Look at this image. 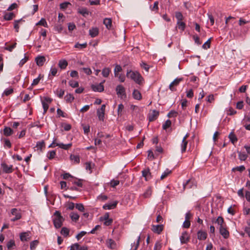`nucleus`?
<instances>
[{
  "label": "nucleus",
  "instance_id": "nucleus-1",
  "mask_svg": "<svg viewBox=\"0 0 250 250\" xmlns=\"http://www.w3.org/2000/svg\"><path fill=\"white\" fill-rule=\"evenodd\" d=\"M126 76L133 80L136 83L141 84L144 82V79L141 74L137 71H129L127 72Z\"/></svg>",
  "mask_w": 250,
  "mask_h": 250
},
{
  "label": "nucleus",
  "instance_id": "nucleus-2",
  "mask_svg": "<svg viewBox=\"0 0 250 250\" xmlns=\"http://www.w3.org/2000/svg\"><path fill=\"white\" fill-rule=\"evenodd\" d=\"M54 215L56 217L53 219L54 225L56 229H59L62 227L64 219L59 211H56Z\"/></svg>",
  "mask_w": 250,
  "mask_h": 250
},
{
  "label": "nucleus",
  "instance_id": "nucleus-3",
  "mask_svg": "<svg viewBox=\"0 0 250 250\" xmlns=\"http://www.w3.org/2000/svg\"><path fill=\"white\" fill-rule=\"evenodd\" d=\"M55 140H54L53 141V142H52V143L51 144H50L48 147H54L55 146H58L59 147H60L62 149H63L64 150H68L72 146L71 143H69V144L65 145L62 143H55Z\"/></svg>",
  "mask_w": 250,
  "mask_h": 250
},
{
  "label": "nucleus",
  "instance_id": "nucleus-4",
  "mask_svg": "<svg viewBox=\"0 0 250 250\" xmlns=\"http://www.w3.org/2000/svg\"><path fill=\"white\" fill-rule=\"evenodd\" d=\"M105 109V104H103L100 108L97 109V114L100 121H104Z\"/></svg>",
  "mask_w": 250,
  "mask_h": 250
},
{
  "label": "nucleus",
  "instance_id": "nucleus-5",
  "mask_svg": "<svg viewBox=\"0 0 250 250\" xmlns=\"http://www.w3.org/2000/svg\"><path fill=\"white\" fill-rule=\"evenodd\" d=\"M11 213L13 215L15 216V217L11 219V221L15 222L21 218V215L20 211L16 208H12L11 211Z\"/></svg>",
  "mask_w": 250,
  "mask_h": 250
},
{
  "label": "nucleus",
  "instance_id": "nucleus-6",
  "mask_svg": "<svg viewBox=\"0 0 250 250\" xmlns=\"http://www.w3.org/2000/svg\"><path fill=\"white\" fill-rule=\"evenodd\" d=\"M1 167L3 172L5 173H10L13 171L12 165H8L5 163L1 164Z\"/></svg>",
  "mask_w": 250,
  "mask_h": 250
},
{
  "label": "nucleus",
  "instance_id": "nucleus-7",
  "mask_svg": "<svg viewBox=\"0 0 250 250\" xmlns=\"http://www.w3.org/2000/svg\"><path fill=\"white\" fill-rule=\"evenodd\" d=\"M159 115V112L158 111L153 110L150 111L148 115V118L149 122H152L158 118Z\"/></svg>",
  "mask_w": 250,
  "mask_h": 250
},
{
  "label": "nucleus",
  "instance_id": "nucleus-8",
  "mask_svg": "<svg viewBox=\"0 0 250 250\" xmlns=\"http://www.w3.org/2000/svg\"><path fill=\"white\" fill-rule=\"evenodd\" d=\"M180 242L182 244L187 243L189 240V236L187 231L182 232L180 237Z\"/></svg>",
  "mask_w": 250,
  "mask_h": 250
},
{
  "label": "nucleus",
  "instance_id": "nucleus-9",
  "mask_svg": "<svg viewBox=\"0 0 250 250\" xmlns=\"http://www.w3.org/2000/svg\"><path fill=\"white\" fill-rule=\"evenodd\" d=\"M219 231L220 234L222 235V236L225 238L227 239L229 237V231L227 229L225 226H220L219 227Z\"/></svg>",
  "mask_w": 250,
  "mask_h": 250
},
{
  "label": "nucleus",
  "instance_id": "nucleus-10",
  "mask_svg": "<svg viewBox=\"0 0 250 250\" xmlns=\"http://www.w3.org/2000/svg\"><path fill=\"white\" fill-rule=\"evenodd\" d=\"M103 83H101L97 84H93L91 86L92 90L95 92H102L104 90Z\"/></svg>",
  "mask_w": 250,
  "mask_h": 250
},
{
  "label": "nucleus",
  "instance_id": "nucleus-11",
  "mask_svg": "<svg viewBox=\"0 0 250 250\" xmlns=\"http://www.w3.org/2000/svg\"><path fill=\"white\" fill-rule=\"evenodd\" d=\"M183 80V78H176L169 85V88L172 91H174L176 89L174 88V86L178 85L180 82Z\"/></svg>",
  "mask_w": 250,
  "mask_h": 250
},
{
  "label": "nucleus",
  "instance_id": "nucleus-12",
  "mask_svg": "<svg viewBox=\"0 0 250 250\" xmlns=\"http://www.w3.org/2000/svg\"><path fill=\"white\" fill-rule=\"evenodd\" d=\"M116 91L118 95L120 96H125V88L122 85H118L116 88Z\"/></svg>",
  "mask_w": 250,
  "mask_h": 250
},
{
  "label": "nucleus",
  "instance_id": "nucleus-13",
  "mask_svg": "<svg viewBox=\"0 0 250 250\" xmlns=\"http://www.w3.org/2000/svg\"><path fill=\"white\" fill-rule=\"evenodd\" d=\"M142 173V176L145 177L146 181H148L151 178V174L148 168L144 169Z\"/></svg>",
  "mask_w": 250,
  "mask_h": 250
},
{
  "label": "nucleus",
  "instance_id": "nucleus-14",
  "mask_svg": "<svg viewBox=\"0 0 250 250\" xmlns=\"http://www.w3.org/2000/svg\"><path fill=\"white\" fill-rule=\"evenodd\" d=\"M152 230L157 234H160L163 230V225H152Z\"/></svg>",
  "mask_w": 250,
  "mask_h": 250
},
{
  "label": "nucleus",
  "instance_id": "nucleus-15",
  "mask_svg": "<svg viewBox=\"0 0 250 250\" xmlns=\"http://www.w3.org/2000/svg\"><path fill=\"white\" fill-rule=\"evenodd\" d=\"M35 61L38 66H42L45 61V58L44 56H38L36 58Z\"/></svg>",
  "mask_w": 250,
  "mask_h": 250
},
{
  "label": "nucleus",
  "instance_id": "nucleus-16",
  "mask_svg": "<svg viewBox=\"0 0 250 250\" xmlns=\"http://www.w3.org/2000/svg\"><path fill=\"white\" fill-rule=\"evenodd\" d=\"M118 204V202L115 201L113 203L109 204H106L103 206V208L104 209H111L114 208Z\"/></svg>",
  "mask_w": 250,
  "mask_h": 250
},
{
  "label": "nucleus",
  "instance_id": "nucleus-17",
  "mask_svg": "<svg viewBox=\"0 0 250 250\" xmlns=\"http://www.w3.org/2000/svg\"><path fill=\"white\" fill-rule=\"evenodd\" d=\"M207 233L203 231L199 230L197 232V238L200 240H204L207 238Z\"/></svg>",
  "mask_w": 250,
  "mask_h": 250
},
{
  "label": "nucleus",
  "instance_id": "nucleus-18",
  "mask_svg": "<svg viewBox=\"0 0 250 250\" xmlns=\"http://www.w3.org/2000/svg\"><path fill=\"white\" fill-rule=\"evenodd\" d=\"M194 186H196L194 185V181L190 179L188 180L185 183L183 184V187L184 189L187 188H191Z\"/></svg>",
  "mask_w": 250,
  "mask_h": 250
},
{
  "label": "nucleus",
  "instance_id": "nucleus-19",
  "mask_svg": "<svg viewBox=\"0 0 250 250\" xmlns=\"http://www.w3.org/2000/svg\"><path fill=\"white\" fill-rule=\"evenodd\" d=\"M45 147V143L44 141H39L37 143L35 148L37 150H40L41 152L42 151V149Z\"/></svg>",
  "mask_w": 250,
  "mask_h": 250
},
{
  "label": "nucleus",
  "instance_id": "nucleus-20",
  "mask_svg": "<svg viewBox=\"0 0 250 250\" xmlns=\"http://www.w3.org/2000/svg\"><path fill=\"white\" fill-rule=\"evenodd\" d=\"M29 232H24L20 234V239L21 241H26L29 239Z\"/></svg>",
  "mask_w": 250,
  "mask_h": 250
},
{
  "label": "nucleus",
  "instance_id": "nucleus-21",
  "mask_svg": "<svg viewBox=\"0 0 250 250\" xmlns=\"http://www.w3.org/2000/svg\"><path fill=\"white\" fill-rule=\"evenodd\" d=\"M89 35L92 38H94L98 35L99 29L97 27L92 28V29L89 30Z\"/></svg>",
  "mask_w": 250,
  "mask_h": 250
},
{
  "label": "nucleus",
  "instance_id": "nucleus-22",
  "mask_svg": "<svg viewBox=\"0 0 250 250\" xmlns=\"http://www.w3.org/2000/svg\"><path fill=\"white\" fill-rule=\"evenodd\" d=\"M104 24L105 25L106 27L109 29L112 26V21L111 19L105 18L104 20Z\"/></svg>",
  "mask_w": 250,
  "mask_h": 250
},
{
  "label": "nucleus",
  "instance_id": "nucleus-23",
  "mask_svg": "<svg viewBox=\"0 0 250 250\" xmlns=\"http://www.w3.org/2000/svg\"><path fill=\"white\" fill-rule=\"evenodd\" d=\"M106 244L107 247L111 249H114L116 247L115 241L111 239H107Z\"/></svg>",
  "mask_w": 250,
  "mask_h": 250
},
{
  "label": "nucleus",
  "instance_id": "nucleus-24",
  "mask_svg": "<svg viewBox=\"0 0 250 250\" xmlns=\"http://www.w3.org/2000/svg\"><path fill=\"white\" fill-rule=\"evenodd\" d=\"M13 133V130L9 127H5L3 129V134L5 136H9Z\"/></svg>",
  "mask_w": 250,
  "mask_h": 250
},
{
  "label": "nucleus",
  "instance_id": "nucleus-25",
  "mask_svg": "<svg viewBox=\"0 0 250 250\" xmlns=\"http://www.w3.org/2000/svg\"><path fill=\"white\" fill-rule=\"evenodd\" d=\"M229 138L230 142L233 144H234L235 143H236L238 140L236 135L232 132L230 133V134L229 135Z\"/></svg>",
  "mask_w": 250,
  "mask_h": 250
},
{
  "label": "nucleus",
  "instance_id": "nucleus-26",
  "mask_svg": "<svg viewBox=\"0 0 250 250\" xmlns=\"http://www.w3.org/2000/svg\"><path fill=\"white\" fill-rule=\"evenodd\" d=\"M152 194V189L150 187H148L143 194L144 198H149L151 196Z\"/></svg>",
  "mask_w": 250,
  "mask_h": 250
},
{
  "label": "nucleus",
  "instance_id": "nucleus-27",
  "mask_svg": "<svg viewBox=\"0 0 250 250\" xmlns=\"http://www.w3.org/2000/svg\"><path fill=\"white\" fill-rule=\"evenodd\" d=\"M78 12L84 17H86L89 14V12L86 8H78Z\"/></svg>",
  "mask_w": 250,
  "mask_h": 250
},
{
  "label": "nucleus",
  "instance_id": "nucleus-28",
  "mask_svg": "<svg viewBox=\"0 0 250 250\" xmlns=\"http://www.w3.org/2000/svg\"><path fill=\"white\" fill-rule=\"evenodd\" d=\"M133 97L135 99L139 100L141 99L142 96L141 93L137 90H134L133 93Z\"/></svg>",
  "mask_w": 250,
  "mask_h": 250
},
{
  "label": "nucleus",
  "instance_id": "nucleus-29",
  "mask_svg": "<svg viewBox=\"0 0 250 250\" xmlns=\"http://www.w3.org/2000/svg\"><path fill=\"white\" fill-rule=\"evenodd\" d=\"M58 65L61 69H65L67 66L68 63L66 60H62L59 61Z\"/></svg>",
  "mask_w": 250,
  "mask_h": 250
},
{
  "label": "nucleus",
  "instance_id": "nucleus-30",
  "mask_svg": "<svg viewBox=\"0 0 250 250\" xmlns=\"http://www.w3.org/2000/svg\"><path fill=\"white\" fill-rule=\"evenodd\" d=\"M110 72L111 70L109 68L105 67L102 70V74L103 77L106 78L109 76Z\"/></svg>",
  "mask_w": 250,
  "mask_h": 250
},
{
  "label": "nucleus",
  "instance_id": "nucleus-31",
  "mask_svg": "<svg viewBox=\"0 0 250 250\" xmlns=\"http://www.w3.org/2000/svg\"><path fill=\"white\" fill-rule=\"evenodd\" d=\"M70 217L73 221L77 222L79 219V215L77 213L71 212L70 214Z\"/></svg>",
  "mask_w": 250,
  "mask_h": 250
},
{
  "label": "nucleus",
  "instance_id": "nucleus-32",
  "mask_svg": "<svg viewBox=\"0 0 250 250\" xmlns=\"http://www.w3.org/2000/svg\"><path fill=\"white\" fill-rule=\"evenodd\" d=\"M122 71V67L120 65L117 64L114 68V73L115 77H118L119 73Z\"/></svg>",
  "mask_w": 250,
  "mask_h": 250
},
{
  "label": "nucleus",
  "instance_id": "nucleus-33",
  "mask_svg": "<svg viewBox=\"0 0 250 250\" xmlns=\"http://www.w3.org/2000/svg\"><path fill=\"white\" fill-rule=\"evenodd\" d=\"M39 243V242L37 240L32 241L30 244V250H34L38 245Z\"/></svg>",
  "mask_w": 250,
  "mask_h": 250
},
{
  "label": "nucleus",
  "instance_id": "nucleus-34",
  "mask_svg": "<svg viewBox=\"0 0 250 250\" xmlns=\"http://www.w3.org/2000/svg\"><path fill=\"white\" fill-rule=\"evenodd\" d=\"M177 27H178L179 29L183 31L186 27V24L185 22L182 21H179L177 22Z\"/></svg>",
  "mask_w": 250,
  "mask_h": 250
},
{
  "label": "nucleus",
  "instance_id": "nucleus-35",
  "mask_svg": "<svg viewBox=\"0 0 250 250\" xmlns=\"http://www.w3.org/2000/svg\"><path fill=\"white\" fill-rule=\"evenodd\" d=\"M70 160L74 162V163L78 164L80 163V157L78 155L71 154L70 156Z\"/></svg>",
  "mask_w": 250,
  "mask_h": 250
},
{
  "label": "nucleus",
  "instance_id": "nucleus-36",
  "mask_svg": "<svg viewBox=\"0 0 250 250\" xmlns=\"http://www.w3.org/2000/svg\"><path fill=\"white\" fill-rule=\"evenodd\" d=\"M238 153L239 159L241 161H245L247 159L248 156L245 152L238 151Z\"/></svg>",
  "mask_w": 250,
  "mask_h": 250
},
{
  "label": "nucleus",
  "instance_id": "nucleus-37",
  "mask_svg": "<svg viewBox=\"0 0 250 250\" xmlns=\"http://www.w3.org/2000/svg\"><path fill=\"white\" fill-rule=\"evenodd\" d=\"M188 141L187 140H185V139H183L182 142L181 144V152L182 153H184L186 151L187 145H188Z\"/></svg>",
  "mask_w": 250,
  "mask_h": 250
},
{
  "label": "nucleus",
  "instance_id": "nucleus-38",
  "mask_svg": "<svg viewBox=\"0 0 250 250\" xmlns=\"http://www.w3.org/2000/svg\"><path fill=\"white\" fill-rule=\"evenodd\" d=\"M15 16L13 13H6L4 16V19L6 21H10L12 20Z\"/></svg>",
  "mask_w": 250,
  "mask_h": 250
},
{
  "label": "nucleus",
  "instance_id": "nucleus-39",
  "mask_svg": "<svg viewBox=\"0 0 250 250\" xmlns=\"http://www.w3.org/2000/svg\"><path fill=\"white\" fill-rule=\"evenodd\" d=\"M83 180L82 179H75L74 180H72V182L73 184L76 185L79 187L82 188L83 187Z\"/></svg>",
  "mask_w": 250,
  "mask_h": 250
},
{
  "label": "nucleus",
  "instance_id": "nucleus-40",
  "mask_svg": "<svg viewBox=\"0 0 250 250\" xmlns=\"http://www.w3.org/2000/svg\"><path fill=\"white\" fill-rule=\"evenodd\" d=\"M140 240V236H138V238L136 243H134L133 245H132V247H131L130 250H137L138 246L139 245Z\"/></svg>",
  "mask_w": 250,
  "mask_h": 250
},
{
  "label": "nucleus",
  "instance_id": "nucleus-41",
  "mask_svg": "<svg viewBox=\"0 0 250 250\" xmlns=\"http://www.w3.org/2000/svg\"><path fill=\"white\" fill-rule=\"evenodd\" d=\"M175 18L177 20V21H182L184 19V17L180 12H175Z\"/></svg>",
  "mask_w": 250,
  "mask_h": 250
},
{
  "label": "nucleus",
  "instance_id": "nucleus-42",
  "mask_svg": "<svg viewBox=\"0 0 250 250\" xmlns=\"http://www.w3.org/2000/svg\"><path fill=\"white\" fill-rule=\"evenodd\" d=\"M158 4H159V2L158 1H155L153 4V6H150V9H151V11L157 12V11L158 10V9H159Z\"/></svg>",
  "mask_w": 250,
  "mask_h": 250
},
{
  "label": "nucleus",
  "instance_id": "nucleus-43",
  "mask_svg": "<svg viewBox=\"0 0 250 250\" xmlns=\"http://www.w3.org/2000/svg\"><path fill=\"white\" fill-rule=\"evenodd\" d=\"M61 233L64 236L67 237L69 235V230L67 228L63 227L62 229Z\"/></svg>",
  "mask_w": 250,
  "mask_h": 250
},
{
  "label": "nucleus",
  "instance_id": "nucleus-44",
  "mask_svg": "<svg viewBox=\"0 0 250 250\" xmlns=\"http://www.w3.org/2000/svg\"><path fill=\"white\" fill-rule=\"evenodd\" d=\"M141 67L144 69L147 72H148L150 66L149 65L146 64L145 62H142L140 63Z\"/></svg>",
  "mask_w": 250,
  "mask_h": 250
},
{
  "label": "nucleus",
  "instance_id": "nucleus-45",
  "mask_svg": "<svg viewBox=\"0 0 250 250\" xmlns=\"http://www.w3.org/2000/svg\"><path fill=\"white\" fill-rule=\"evenodd\" d=\"M87 46V43L85 42L82 44L77 43L75 44L74 47L79 49H83L86 48Z\"/></svg>",
  "mask_w": 250,
  "mask_h": 250
},
{
  "label": "nucleus",
  "instance_id": "nucleus-46",
  "mask_svg": "<svg viewBox=\"0 0 250 250\" xmlns=\"http://www.w3.org/2000/svg\"><path fill=\"white\" fill-rule=\"evenodd\" d=\"M171 171L168 169H167L164 172V173L162 174V175L161 176V177H160V179L161 180H163L164 179V178H165L166 177H167L170 173H171Z\"/></svg>",
  "mask_w": 250,
  "mask_h": 250
},
{
  "label": "nucleus",
  "instance_id": "nucleus-47",
  "mask_svg": "<svg viewBox=\"0 0 250 250\" xmlns=\"http://www.w3.org/2000/svg\"><path fill=\"white\" fill-rule=\"evenodd\" d=\"M36 25H40L43 26L44 27H47V23L45 20L43 18H42L41 20L36 24Z\"/></svg>",
  "mask_w": 250,
  "mask_h": 250
},
{
  "label": "nucleus",
  "instance_id": "nucleus-48",
  "mask_svg": "<svg viewBox=\"0 0 250 250\" xmlns=\"http://www.w3.org/2000/svg\"><path fill=\"white\" fill-rule=\"evenodd\" d=\"M171 122L170 120H167L163 125V128L164 130H166L167 128L170 126Z\"/></svg>",
  "mask_w": 250,
  "mask_h": 250
},
{
  "label": "nucleus",
  "instance_id": "nucleus-49",
  "mask_svg": "<svg viewBox=\"0 0 250 250\" xmlns=\"http://www.w3.org/2000/svg\"><path fill=\"white\" fill-rule=\"evenodd\" d=\"M245 169V167L244 166H239V167H233L232 169V170L233 171H239L240 172H242Z\"/></svg>",
  "mask_w": 250,
  "mask_h": 250
},
{
  "label": "nucleus",
  "instance_id": "nucleus-50",
  "mask_svg": "<svg viewBox=\"0 0 250 250\" xmlns=\"http://www.w3.org/2000/svg\"><path fill=\"white\" fill-rule=\"evenodd\" d=\"M210 40L211 38L209 39L206 42H205L204 44L202 45L203 48L205 49H207L210 48Z\"/></svg>",
  "mask_w": 250,
  "mask_h": 250
},
{
  "label": "nucleus",
  "instance_id": "nucleus-51",
  "mask_svg": "<svg viewBox=\"0 0 250 250\" xmlns=\"http://www.w3.org/2000/svg\"><path fill=\"white\" fill-rule=\"evenodd\" d=\"M55 155L56 151L55 150H52L48 152L47 157L49 159L51 160L55 157Z\"/></svg>",
  "mask_w": 250,
  "mask_h": 250
},
{
  "label": "nucleus",
  "instance_id": "nucleus-52",
  "mask_svg": "<svg viewBox=\"0 0 250 250\" xmlns=\"http://www.w3.org/2000/svg\"><path fill=\"white\" fill-rule=\"evenodd\" d=\"M216 222L217 223V224L220 226H224V219L223 217L221 216H219L217 219H216Z\"/></svg>",
  "mask_w": 250,
  "mask_h": 250
},
{
  "label": "nucleus",
  "instance_id": "nucleus-53",
  "mask_svg": "<svg viewBox=\"0 0 250 250\" xmlns=\"http://www.w3.org/2000/svg\"><path fill=\"white\" fill-rule=\"evenodd\" d=\"M75 207L80 211L83 212L84 211V208L82 204H76Z\"/></svg>",
  "mask_w": 250,
  "mask_h": 250
},
{
  "label": "nucleus",
  "instance_id": "nucleus-54",
  "mask_svg": "<svg viewBox=\"0 0 250 250\" xmlns=\"http://www.w3.org/2000/svg\"><path fill=\"white\" fill-rule=\"evenodd\" d=\"M124 108V106L123 104H121L118 105V110H117L118 116H120V115L121 116L122 115V112L123 111Z\"/></svg>",
  "mask_w": 250,
  "mask_h": 250
},
{
  "label": "nucleus",
  "instance_id": "nucleus-55",
  "mask_svg": "<svg viewBox=\"0 0 250 250\" xmlns=\"http://www.w3.org/2000/svg\"><path fill=\"white\" fill-rule=\"evenodd\" d=\"M74 99V97L70 94H67L65 97V99L67 102H71Z\"/></svg>",
  "mask_w": 250,
  "mask_h": 250
},
{
  "label": "nucleus",
  "instance_id": "nucleus-56",
  "mask_svg": "<svg viewBox=\"0 0 250 250\" xmlns=\"http://www.w3.org/2000/svg\"><path fill=\"white\" fill-rule=\"evenodd\" d=\"M177 114V112L174 110H171L168 113L167 117L169 118L176 117Z\"/></svg>",
  "mask_w": 250,
  "mask_h": 250
},
{
  "label": "nucleus",
  "instance_id": "nucleus-57",
  "mask_svg": "<svg viewBox=\"0 0 250 250\" xmlns=\"http://www.w3.org/2000/svg\"><path fill=\"white\" fill-rule=\"evenodd\" d=\"M62 29V26L60 24H56L54 27L55 31H57L59 33L61 32Z\"/></svg>",
  "mask_w": 250,
  "mask_h": 250
},
{
  "label": "nucleus",
  "instance_id": "nucleus-58",
  "mask_svg": "<svg viewBox=\"0 0 250 250\" xmlns=\"http://www.w3.org/2000/svg\"><path fill=\"white\" fill-rule=\"evenodd\" d=\"M15 245V242L13 240H10L7 244V247L8 250H11Z\"/></svg>",
  "mask_w": 250,
  "mask_h": 250
},
{
  "label": "nucleus",
  "instance_id": "nucleus-59",
  "mask_svg": "<svg viewBox=\"0 0 250 250\" xmlns=\"http://www.w3.org/2000/svg\"><path fill=\"white\" fill-rule=\"evenodd\" d=\"M70 86L73 88L78 87L79 86V83L78 82L70 81L69 82Z\"/></svg>",
  "mask_w": 250,
  "mask_h": 250
},
{
  "label": "nucleus",
  "instance_id": "nucleus-60",
  "mask_svg": "<svg viewBox=\"0 0 250 250\" xmlns=\"http://www.w3.org/2000/svg\"><path fill=\"white\" fill-rule=\"evenodd\" d=\"M42 107L43 108V114H44L46 112L47 110H48L49 106H48V104L45 102V101H42Z\"/></svg>",
  "mask_w": 250,
  "mask_h": 250
},
{
  "label": "nucleus",
  "instance_id": "nucleus-61",
  "mask_svg": "<svg viewBox=\"0 0 250 250\" xmlns=\"http://www.w3.org/2000/svg\"><path fill=\"white\" fill-rule=\"evenodd\" d=\"M41 78V75H40L38 78L34 79L31 85L32 86L37 85L39 83Z\"/></svg>",
  "mask_w": 250,
  "mask_h": 250
},
{
  "label": "nucleus",
  "instance_id": "nucleus-62",
  "mask_svg": "<svg viewBox=\"0 0 250 250\" xmlns=\"http://www.w3.org/2000/svg\"><path fill=\"white\" fill-rule=\"evenodd\" d=\"M13 92V88H8V89H6L4 90V91L3 92V94H4L6 96H8V95H10L11 94H12Z\"/></svg>",
  "mask_w": 250,
  "mask_h": 250
},
{
  "label": "nucleus",
  "instance_id": "nucleus-63",
  "mask_svg": "<svg viewBox=\"0 0 250 250\" xmlns=\"http://www.w3.org/2000/svg\"><path fill=\"white\" fill-rule=\"evenodd\" d=\"M57 112L58 115L60 116H62V117H66V114L64 113L61 109L58 108L57 110Z\"/></svg>",
  "mask_w": 250,
  "mask_h": 250
},
{
  "label": "nucleus",
  "instance_id": "nucleus-64",
  "mask_svg": "<svg viewBox=\"0 0 250 250\" xmlns=\"http://www.w3.org/2000/svg\"><path fill=\"white\" fill-rule=\"evenodd\" d=\"M80 247L78 243H75L71 246L70 250H79Z\"/></svg>",
  "mask_w": 250,
  "mask_h": 250
}]
</instances>
